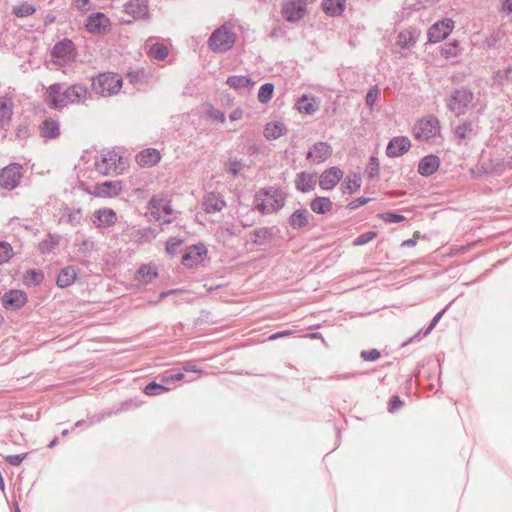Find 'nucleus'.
Returning a JSON list of instances; mask_svg holds the SVG:
<instances>
[{
	"label": "nucleus",
	"mask_w": 512,
	"mask_h": 512,
	"mask_svg": "<svg viewBox=\"0 0 512 512\" xmlns=\"http://www.w3.org/2000/svg\"><path fill=\"white\" fill-rule=\"evenodd\" d=\"M62 85L55 83L46 88L44 101L53 109H63L64 107L83 102L88 95L85 86L74 84L66 89H62Z\"/></svg>",
	"instance_id": "obj_1"
},
{
	"label": "nucleus",
	"mask_w": 512,
	"mask_h": 512,
	"mask_svg": "<svg viewBox=\"0 0 512 512\" xmlns=\"http://www.w3.org/2000/svg\"><path fill=\"white\" fill-rule=\"evenodd\" d=\"M412 135L417 141L435 143L442 137L439 119L432 115L418 119L412 127Z\"/></svg>",
	"instance_id": "obj_2"
},
{
	"label": "nucleus",
	"mask_w": 512,
	"mask_h": 512,
	"mask_svg": "<svg viewBox=\"0 0 512 512\" xmlns=\"http://www.w3.org/2000/svg\"><path fill=\"white\" fill-rule=\"evenodd\" d=\"M236 40L235 24L228 21L212 32L208 46L215 53H223L232 49Z\"/></svg>",
	"instance_id": "obj_3"
},
{
	"label": "nucleus",
	"mask_w": 512,
	"mask_h": 512,
	"mask_svg": "<svg viewBox=\"0 0 512 512\" xmlns=\"http://www.w3.org/2000/svg\"><path fill=\"white\" fill-rule=\"evenodd\" d=\"M286 202V194L279 188L260 189L255 196V206L261 213H273L280 210Z\"/></svg>",
	"instance_id": "obj_4"
},
{
	"label": "nucleus",
	"mask_w": 512,
	"mask_h": 512,
	"mask_svg": "<svg viewBox=\"0 0 512 512\" xmlns=\"http://www.w3.org/2000/svg\"><path fill=\"white\" fill-rule=\"evenodd\" d=\"M96 170L103 175L122 174L128 167V158L121 155L116 149L101 154L95 162Z\"/></svg>",
	"instance_id": "obj_5"
},
{
	"label": "nucleus",
	"mask_w": 512,
	"mask_h": 512,
	"mask_svg": "<svg viewBox=\"0 0 512 512\" xmlns=\"http://www.w3.org/2000/svg\"><path fill=\"white\" fill-rule=\"evenodd\" d=\"M122 78L112 72L101 73L92 79V90L101 96L108 97L117 94L122 88Z\"/></svg>",
	"instance_id": "obj_6"
},
{
	"label": "nucleus",
	"mask_w": 512,
	"mask_h": 512,
	"mask_svg": "<svg viewBox=\"0 0 512 512\" xmlns=\"http://www.w3.org/2000/svg\"><path fill=\"white\" fill-rule=\"evenodd\" d=\"M77 51L70 39L57 42L51 50V61L57 66H65L75 60Z\"/></svg>",
	"instance_id": "obj_7"
},
{
	"label": "nucleus",
	"mask_w": 512,
	"mask_h": 512,
	"mask_svg": "<svg viewBox=\"0 0 512 512\" xmlns=\"http://www.w3.org/2000/svg\"><path fill=\"white\" fill-rule=\"evenodd\" d=\"M473 99L474 95L470 89H456L447 99V107L449 108L450 111L454 112L457 116H459L466 112L467 108L472 103Z\"/></svg>",
	"instance_id": "obj_8"
},
{
	"label": "nucleus",
	"mask_w": 512,
	"mask_h": 512,
	"mask_svg": "<svg viewBox=\"0 0 512 512\" xmlns=\"http://www.w3.org/2000/svg\"><path fill=\"white\" fill-rule=\"evenodd\" d=\"M208 257V250L203 244L192 245L184 251L181 262L187 268L198 267L203 264Z\"/></svg>",
	"instance_id": "obj_9"
},
{
	"label": "nucleus",
	"mask_w": 512,
	"mask_h": 512,
	"mask_svg": "<svg viewBox=\"0 0 512 512\" xmlns=\"http://www.w3.org/2000/svg\"><path fill=\"white\" fill-rule=\"evenodd\" d=\"M22 178V167L18 164H11L0 172V186L12 190Z\"/></svg>",
	"instance_id": "obj_10"
},
{
	"label": "nucleus",
	"mask_w": 512,
	"mask_h": 512,
	"mask_svg": "<svg viewBox=\"0 0 512 512\" xmlns=\"http://www.w3.org/2000/svg\"><path fill=\"white\" fill-rule=\"evenodd\" d=\"M454 29V21L452 19H443L434 23L428 30V41L438 43L452 32Z\"/></svg>",
	"instance_id": "obj_11"
},
{
	"label": "nucleus",
	"mask_w": 512,
	"mask_h": 512,
	"mask_svg": "<svg viewBox=\"0 0 512 512\" xmlns=\"http://www.w3.org/2000/svg\"><path fill=\"white\" fill-rule=\"evenodd\" d=\"M110 20L103 13L91 14L85 23V27L88 32L92 34H104L110 30Z\"/></svg>",
	"instance_id": "obj_12"
},
{
	"label": "nucleus",
	"mask_w": 512,
	"mask_h": 512,
	"mask_svg": "<svg viewBox=\"0 0 512 512\" xmlns=\"http://www.w3.org/2000/svg\"><path fill=\"white\" fill-rule=\"evenodd\" d=\"M305 14L304 0H287L282 8L283 17L289 22H297Z\"/></svg>",
	"instance_id": "obj_13"
},
{
	"label": "nucleus",
	"mask_w": 512,
	"mask_h": 512,
	"mask_svg": "<svg viewBox=\"0 0 512 512\" xmlns=\"http://www.w3.org/2000/svg\"><path fill=\"white\" fill-rule=\"evenodd\" d=\"M172 213V208L170 205V201L162 198H153L149 203V214L152 219L156 221L164 220V222H169V220H165L166 216H169Z\"/></svg>",
	"instance_id": "obj_14"
},
{
	"label": "nucleus",
	"mask_w": 512,
	"mask_h": 512,
	"mask_svg": "<svg viewBox=\"0 0 512 512\" xmlns=\"http://www.w3.org/2000/svg\"><path fill=\"white\" fill-rule=\"evenodd\" d=\"M122 192L121 181H105L94 186L90 193L99 198H113Z\"/></svg>",
	"instance_id": "obj_15"
},
{
	"label": "nucleus",
	"mask_w": 512,
	"mask_h": 512,
	"mask_svg": "<svg viewBox=\"0 0 512 512\" xmlns=\"http://www.w3.org/2000/svg\"><path fill=\"white\" fill-rule=\"evenodd\" d=\"M117 220V214L113 209L101 208L94 212L92 223L97 228H107L114 226Z\"/></svg>",
	"instance_id": "obj_16"
},
{
	"label": "nucleus",
	"mask_w": 512,
	"mask_h": 512,
	"mask_svg": "<svg viewBox=\"0 0 512 512\" xmlns=\"http://www.w3.org/2000/svg\"><path fill=\"white\" fill-rule=\"evenodd\" d=\"M343 171L338 167H330L319 177V186L323 190H332L343 178Z\"/></svg>",
	"instance_id": "obj_17"
},
{
	"label": "nucleus",
	"mask_w": 512,
	"mask_h": 512,
	"mask_svg": "<svg viewBox=\"0 0 512 512\" xmlns=\"http://www.w3.org/2000/svg\"><path fill=\"white\" fill-rule=\"evenodd\" d=\"M411 148V141L406 136H397L390 140L386 148L389 157H400Z\"/></svg>",
	"instance_id": "obj_18"
},
{
	"label": "nucleus",
	"mask_w": 512,
	"mask_h": 512,
	"mask_svg": "<svg viewBox=\"0 0 512 512\" xmlns=\"http://www.w3.org/2000/svg\"><path fill=\"white\" fill-rule=\"evenodd\" d=\"M27 303V295L22 290H10L2 297V305L6 309L17 310Z\"/></svg>",
	"instance_id": "obj_19"
},
{
	"label": "nucleus",
	"mask_w": 512,
	"mask_h": 512,
	"mask_svg": "<svg viewBox=\"0 0 512 512\" xmlns=\"http://www.w3.org/2000/svg\"><path fill=\"white\" fill-rule=\"evenodd\" d=\"M332 155V148L326 142L315 143L307 154V159L313 163L325 162Z\"/></svg>",
	"instance_id": "obj_20"
},
{
	"label": "nucleus",
	"mask_w": 512,
	"mask_h": 512,
	"mask_svg": "<svg viewBox=\"0 0 512 512\" xmlns=\"http://www.w3.org/2000/svg\"><path fill=\"white\" fill-rule=\"evenodd\" d=\"M225 206L226 202L219 193L209 192L203 197L202 207L206 213L220 212Z\"/></svg>",
	"instance_id": "obj_21"
},
{
	"label": "nucleus",
	"mask_w": 512,
	"mask_h": 512,
	"mask_svg": "<svg viewBox=\"0 0 512 512\" xmlns=\"http://www.w3.org/2000/svg\"><path fill=\"white\" fill-rule=\"evenodd\" d=\"M162 156L159 150L146 148L136 155V162L140 167L148 168L157 165Z\"/></svg>",
	"instance_id": "obj_22"
},
{
	"label": "nucleus",
	"mask_w": 512,
	"mask_h": 512,
	"mask_svg": "<svg viewBox=\"0 0 512 512\" xmlns=\"http://www.w3.org/2000/svg\"><path fill=\"white\" fill-rule=\"evenodd\" d=\"M13 115V100L11 97H0V128L9 126Z\"/></svg>",
	"instance_id": "obj_23"
},
{
	"label": "nucleus",
	"mask_w": 512,
	"mask_h": 512,
	"mask_svg": "<svg viewBox=\"0 0 512 512\" xmlns=\"http://www.w3.org/2000/svg\"><path fill=\"white\" fill-rule=\"evenodd\" d=\"M317 183V177L313 173L301 172L295 179L296 188L301 192L312 191Z\"/></svg>",
	"instance_id": "obj_24"
},
{
	"label": "nucleus",
	"mask_w": 512,
	"mask_h": 512,
	"mask_svg": "<svg viewBox=\"0 0 512 512\" xmlns=\"http://www.w3.org/2000/svg\"><path fill=\"white\" fill-rule=\"evenodd\" d=\"M440 160L436 155H427L422 158L418 164V172L423 176L432 175L437 171Z\"/></svg>",
	"instance_id": "obj_25"
},
{
	"label": "nucleus",
	"mask_w": 512,
	"mask_h": 512,
	"mask_svg": "<svg viewBox=\"0 0 512 512\" xmlns=\"http://www.w3.org/2000/svg\"><path fill=\"white\" fill-rule=\"evenodd\" d=\"M158 277L157 267L144 264L135 273V280L141 284H149Z\"/></svg>",
	"instance_id": "obj_26"
},
{
	"label": "nucleus",
	"mask_w": 512,
	"mask_h": 512,
	"mask_svg": "<svg viewBox=\"0 0 512 512\" xmlns=\"http://www.w3.org/2000/svg\"><path fill=\"white\" fill-rule=\"evenodd\" d=\"M333 202L329 197L318 196L311 200L310 208L316 214H327L333 210Z\"/></svg>",
	"instance_id": "obj_27"
},
{
	"label": "nucleus",
	"mask_w": 512,
	"mask_h": 512,
	"mask_svg": "<svg viewBox=\"0 0 512 512\" xmlns=\"http://www.w3.org/2000/svg\"><path fill=\"white\" fill-rule=\"evenodd\" d=\"M77 278V271L73 266L63 268L58 277L56 284L60 288H66L72 285Z\"/></svg>",
	"instance_id": "obj_28"
},
{
	"label": "nucleus",
	"mask_w": 512,
	"mask_h": 512,
	"mask_svg": "<svg viewBox=\"0 0 512 512\" xmlns=\"http://www.w3.org/2000/svg\"><path fill=\"white\" fill-rule=\"evenodd\" d=\"M286 126L279 121H272L266 124L264 136L267 140H275L286 133Z\"/></svg>",
	"instance_id": "obj_29"
},
{
	"label": "nucleus",
	"mask_w": 512,
	"mask_h": 512,
	"mask_svg": "<svg viewBox=\"0 0 512 512\" xmlns=\"http://www.w3.org/2000/svg\"><path fill=\"white\" fill-rule=\"evenodd\" d=\"M310 214L305 209H298L289 218V224L293 229H301L309 223Z\"/></svg>",
	"instance_id": "obj_30"
},
{
	"label": "nucleus",
	"mask_w": 512,
	"mask_h": 512,
	"mask_svg": "<svg viewBox=\"0 0 512 512\" xmlns=\"http://www.w3.org/2000/svg\"><path fill=\"white\" fill-rule=\"evenodd\" d=\"M297 109L301 113L311 115L319 108V102L314 97L303 95L297 102Z\"/></svg>",
	"instance_id": "obj_31"
},
{
	"label": "nucleus",
	"mask_w": 512,
	"mask_h": 512,
	"mask_svg": "<svg viewBox=\"0 0 512 512\" xmlns=\"http://www.w3.org/2000/svg\"><path fill=\"white\" fill-rule=\"evenodd\" d=\"M322 8L330 16H340L345 9V0H323Z\"/></svg>",
	"instance_id": "obj_32"
},
{
	"label": "nucleus",
	"mask_w": 512,
	"mask_h": 512,
	"mask_svg": "<svg viewBox=\"0 0 512 512\" xmlns=\"http://www.w3.org/2000/svg\"><path fill=\"white\" fill-rule=\"evenodd\" d=\"M461 50L462 49L460 47V43L458 41L454 40L452 42L444 44L440 48L439 53H440L441 57L448 60L451 58L458 57L461 54Z\"/></svg>",
	"instance_id": "obj_33"
},
{
	"label": "nucleus",
	"mask_w": 512,
	"mask_h": 512,
	"mask_svg": "<svg viewBox=\"0 0 512 512\" xmlns=\"http://www.w3.org/2000/svg\"><path fill=\"white\" fill-rule=\"evenodd\" d=\"M362 184L361 177L357 174L348 175L341 185L343 193L352 194L360 189Z\"/></svg>",
	"instance_id": "obj_34"
},
{
	"label": "nucleus",
	"mask_w": 512,
	"mask_h": 512,
	"mask_svg": "<svg viewBox=\"0 0 512 512\" xmlns=\"http://www.w3.org/2000/svg\"><path fill=\"white\" fill-rule=\"evenodd\" d=\"M227 84L234 89L252 87L254 82L251 78L244 75H233L228 77Z\"/></svg>",
	"instance_id": "obj_35"
},
{
	"label": "nucleus",
	"mask_w": 512,
	"mask_h": 512,
	"mask_svg": "<svg viewBox=\"0 0 512 512\" xmlns=\"http://www.w3.org/2000/svg\"><path fill=\"white\" fill-rule=\"evenodd\" d=\"M41 134L45 138H55L59 135V124L56 120L47 119L41 126Z\"/></svg>",
	"instance_id": "obj_36"
},
{
	"label": "nucleus",
	"mask_w": 512,
	"mask_h": 512,
	"mask_svg": "<svg viewBox=\"0 0 512 512\" xmlns=\"http://www.w3.org/2000/svg\"><path fill=\"white\" fill-rule=\"evenodd\" d=\"M416 38L417 37L413 31L404 30L398 35L397 45H399L401 48H408L410 45L416 42Z\"/></svg>",
	"instance_id": "obj_37"
},
{
	"label": "nucleus",
	"mask_w": 512,
	"mask_h": 512,
	"mask_svg": "<svg viewBox=\"0 0 512 512\" xmlns=\"http://www.w3.org/2000/svg\"><path fill=\"white\" fill-rule=\"evenodd\" d=\"M205 115L208 119H210L212 122L217 123H224L226 120V117L223 112L220 110L214 108L212 105L207 104L205 106Z\"/></svg>",
	"instance_id": "obj_38"
},
{
	"label": "nucleus",
	"mask_w": 512,
	"mask_h": 512,
	"mask_svg": "<svg viewBox=\"0 0 512 512\" xmlns=\"http://www.w3.org/2000/svg\"><path fill=\"white\" fill-rule=\"evenodd\" d=\"M168 53V48L161 43L153 44L149 50V56L157 60H164Z\"/></svg>",
	"instance_id": "obj_39"
},
{
	"label": "nucleus",
	"mask_w": 512,
	"mask_h": 512,
	"mask_svg": "<svg viewBox=\"0 0 512 512\" xmlns=\"http://www.w3.org/2000/svg\"><path fill=\"white\" fill-rule=\"evenodd\" d=\"M472 132H473L472 124L468 123V122L459 124L458 126H456V128L454 130L455 137L458 140H465V139L469 138V136L472 134Z\"/></svg>",
	"instance_id": "obj_40"
},
{
	"label": "nucleus",
	"mask_w": 512,
	"mask_h": 512,
	"mask_svg": "<svg viewBox=\"0 0 512 512\" xmlns=\"http://www.w3.org/2000/svg\"><path fill=\"white\" fill-rule=\"evenodd\" d=\"M43 279V273L36 270L27 271L23 277V281L26 285H38Z\"/></svg>",
	"instance_id": "obj_41"
},
{
	"label": "nucleus",
	"mask_w": 512,
	"mask_h": 512,
	"mask_svg": "<svg viewBox=\"0 0 512 512\" xmlns=\"http://www.w3.org/2000/svg\"><path fill=\"white\" fill-rule=\"evenodd\" d=\"M274 91V86L271 83L262 85L258 92V100L261 103H267L271 100Z\"/></svg>",
	"instance_id": "obj_42"
},
{
	"label": "nucleus",
	"mask_w": 512,
	"mask_h": 512,
	"mask_svg": "<svg viewBox=\"0 0 512 512\" xmlns=\"http://www.w3.org/2000/svg\"><path fill=\"white\" fill-rule=\"evenodd\" d=\"M35 11H36L35 7L28 3L20 4L16 7H14V9H13L14 14L20 18L33 15L35 13Z\"/></svg>",
	"instance_id": "obj_43"
},
{
	"label": "nucleus",
	"mask_w": 512,
	"mask_h": 512,
	"mask_svg": "<svg viewBox=\"0 0 512 512\" xmlns=\"http://www.w3.org/2000/svg\"><path fill=\"white\" fill-rule=\"evenodd\" d=\"M183 244V240L177 237L170 238L166 242V252L170 256H174L177 254L178 250L180 249L181 245Z\"/></svg>",
	"instance_id": "obj_44"
},
{
	"label": "nucleus",
	"mask_w": 512,
	"mask_h": 512,
	"mask_svg": "<svg viewBox=\"0 0 512 512\" xmlns=\"http://www.w3.org/2000/svg\"><path fill=\"white\" fill-rule=\"evenodd\" d=\"M13 255V249L8 242H0V264L7 262Z\"/></svg>",
	"instance_id": "obj_45"
},
{
	"label": "nucleus",
	"mask_w": 512,
	"mask_h": 512,
	"mask_svg": "<svg viewBox=\"0 0 512 512\" xmlns=\"http://www.w3.org/2000/svg\"><path fill=\"white\" fill-rule=\"evenodd\" d=\"M169 391V388L158 384L156 382H151L144 388V393L148 396H155L159 394V392H167Z\"/></svg>",
	"instance_id": "obj_46"
},
{
	"label": "nucleus",
	"mask_w": 512,
	"mask_h": 512,
	"mask_svg": "<svg viewBox=\"0 0 512 512\" xmlns=\"http://www.w3.org/2000/svg\"><path fill=\"white\" fill-rule=\"evenodd\" d=\"M376 237H377L376 232L368 231V232L363 233V234L359 235L358 237H356L353 241V245L354 246L365 245V244L369 243L370 241H372L373 239H375Z\"/></svg>",
	"instance_id": "obj_47"
},
{
	"label": "nucleus",
	"mask_w": 512,
	"mask_h": 512,
	"mask_svg": "<svg viewBox=\"0 0 512 512\" xmlns=\"http://www.w3.org/2000/svg\"><path fill=\"white\" fill-rule=\"evenodd\" d=\"M242 168V163L241 161L237 160L236 158H233V159H229L226 163H225V170L232 174L233 176H236L240 170Z\"/></svg>",
	"instance_id": "obj_48"
},
{
	"label": "nucleus",
	"mask_w": 512,
	"mask_h": 512,
	"mask_svg": "<svg viewBox=\"0 0 512 512\" xmlns=\"http://www.w3.org/2000/svg\"><path fill=\"white\" fill-rule=\"evenodd\" d=\"M378 217L387 223H399L405 220V217L403 215L396 214L393 212L381 213L378 215Z\"/></svg>",
	"instance_id": "obj_49"
},
{
	"label": "nucleus",
	"mask_w": 512,
	"mask_h": 512,
	"mask_svg": "<svg viewBox=\"0 0 512 512\" xmlns=\"http://www.w3.org/2000/svg\"><path fill=\"white\" fill-rule=\"evenodd\" d=\"M380 94V90L377 86H373L369 89L366 95V104L372 107Z\"/></svg>",
	"instance_id": "obj_50"
},
{
	"label": "nucleus",
	"mask_w": 512,
	"mask_h": 512,
	"mask_svg": "<svg viewBox=\"0 0 512 512\" xmlns=\"http://www.w3.org/2000/svg\"><path fill=\"white\" fill-rule=\"evenodd\" d=\"M367 173L369 177L373 178L379 173V161L376 157H371L369 165L367 167Z\"/></svg>",
	"instance_id": "obj_51"
},
{
	"label": "nucleus",
	"mask_w": 512,
	"mask_h": 512,
	"mask_svg": "<svg viewBox=\"0 0 512 512\" xmlns=\"http://www.w3.org/2000/svg\"><path fill=\"white\" fill-rule=\"evenodd\" d=\"M184 377L185 376L183 373L169 374L168 372H165L161 376V380L163 382L169 383V382L181 381L184 379Z\"/></svg>",
	"instance_id": "obj_52"
},
{
	"label": "nucleus",
	"mask_w": 512,
	"mask_h": 512,
	"mask_svg": "<svg viewBox=\"0 0 512 512\" xmlns=\"http://www.w3.org/2000/svg\"><path fill=\"white\" fill-rule=\"evenodd\" d=\"M361 356L365 361H375L380 357V352L377 349L362 351Z\"/></svg>",
	"instance_id": "obj_53"
},
{
	"label": "nucleus",
	"mask_w": 512,
	"mask_h": 512,
	"mask_svg": "<svg viewBox=\"0 0 512 512\" xmlns=\"http://www.w3.org/2000/svg\"><path fill=\"white\" fill-rule=\"evenodd\" d=\"M26 455H27L26 453L17 454V455H8L6 457V461L11 465L17 466L22 463V461L25 459Z\"/></svg>",
	"instance_id": "obj_54"
},
{
	"label": "nucleus",
	"mask_w": 512,
	"mask_h": 512,
	"mask_svg": "<svg viewBox=\"0 0 512 512\" xmlns=\"http://www.w3.org/2000/svg\"><path fill=\"white\" fill-rule=\"evenodd\" d=\"M369 201H370L369 198L359 197V198L353 200L351 203H349L348 207L350 209H357V208L367 204Z\"/></svg>",
	"instance_id": "obj_55"
},
{
	"label": "nucleus",
	"mask_w": 512,
	"mask_h": 512,
	"mask_svg": "<svg viewBox=\"0 0 512 512\" xmlns=\"http://www.w3.org/2000/svg\"><path fill=\"white\" fill-rule=\"evenodd\" d=\"M402 401L398 396H393L389 402V411L394 412L402 406Z\"/></svg>",
	"instance_id": "obj_56"
},
{
	"label": "nucleus",
	"mask_w": 512,
	"mask_h": 512,
	"mask_svg": "<svg viewBox=\"0 0 512 512\" xmlns=\"http://www.w3.org/2000/svg\"><path fill=\"white\" fill-rule=\"evenodd\" d=\"M500 12L505 15H512V0H503L501 3Z\"/></svg>",
	"instance_id": "obj_57"
},
{
	"label": "nucleus",
	"mask_w": 512,
	"mask_h": 512,
	"mask_svg": "<svg viewBox=\"0 0 512 512\" xmlns=\"http://www.w3.org/2000/svg\"><path fill=\"white\" fill-rule=\"evenodd\" d=\"M243 110L241 108H235L229 115L231 121L241 120L243 118Z\"/></svg>",
	"instance_id": "obj_58"
},
{
	"label": "nucleus",
	"mask_w": 512,
	"mask_h": 512,
	"mask_svg": "<svg viewBox=\"0 0 512 512\" xmlns=\"http://www.w3.org/2000/svg\"><path fill=\"white\" fill-rule=\"evenodd\" d=\"M292 334H293V332L291 330L280 331V332L270 335L269 340H276L278 338L290 336Z\"/></svg>",
	"instance_id": "obj_59"
},
{
	"label": "nucleus",
	"mask_w": 512,
	"mask_h": 512,
	"mask_svg": "<svg viewBox=\"0 0 512 512\" xmlns=\"http://www.w3.org/2000/svg\"><path fill=\"white\" fill-rule=\"evenodd\" d=\"M416 244H417L416 240L411 238V239L403 241L401 246L402 247H414V246H416Z\"/></svg>",
	"instance_id": "obj_60"
},
{
	"label": "nucleus",
	"mask_w": 512,
	"mask_h": 512,
	"mask_svg": "<svg viewBox=\"0 0 512 512\" xmlns=\"http://www.w3.org/2000/svg\"><path fill=\"white\" fill-rule=\"evenodd\" d=\"M138 75H139L138 72H135V73L131 72L128 74V78L130 79L131 82H135L138 78Z\"/></svg>",
	"instance_id": "obj_61"
},
{
	"label": "nucleus",
	"mask_w": 512,
	"mask_h": 512,
	"mask_svg": "<svg viewBox=\"0 0 512 512\" xmlns=\"http://www.w3.org/2000/svg\"><path fill=\"white\" fill-rule=\"evenodd\" d=\"M76 2L79 8H83L89 3V0H76Z\"/></svg>",
	"instance_id": "obj_62"
},
{
	"label": "nucleus",
	"mask_w": 512,
	"mask_h": 512,
	"mask_svg": "<svg viewBox=\"0 0 512 512\" xmlns=\"http://www.w3.org/2000/svg\"><path fill=\"white\" fill-rule=\"evenodd\" d=\"M184 371H187V372L192 371V372H199V373H201L200 370L196 369L194 366H189V365L184 367Z\"/></svg>",
	"instance_id": "obj_63"
},
{
	"label": "nucleus",
	"mask_w": 512,
	"mask_h": 512,
	"mask_svg": "<svg viewBox=\"0 0 512 512\" xmlns=\"http://www.w3.org/2000/svg\"><path fill=\"white\" fill-rule=\"evenodd\" d=\"M309 337L312 339H322V335L320 333H312Z\"/></svg>",
	"instance_id": "obj_64"
}]
</instances>
